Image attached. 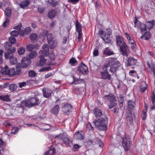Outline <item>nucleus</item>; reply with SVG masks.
Listing matches in <instances>:
<instances>
[{"label": "nucleus", "mask_w": 155, "mask_h": 155, "mask_svg": "<svg viewBox=\"0 0 155 155\" xmlns=\"http://www.w3.org/2000/svg\"><path fill=\"white\" fill-rule=\"evenodd\" d=\"M27 102L29 104L30 107L37 105L40 103L38 99L35 97H32L27 100Z\"/></svg>", "instance_id": "9b49d317"}, {"label": "nucleus", "mask_w": 155, "mask_h": 155, "mask_svg": "<svg viewBox=\"0 0 155 155\" xmlns=\"http://www.w3.org/2000/svg\"><path fill=\"white\" fill-rule=\"evenodd\" d=\"M60 110V107L58 105H56L51 110V113L55 115H57Z\"/></svg>", "instance_id": "cd10ccee"}, {"label": "nucleus", "mask_w": 155, "mask_h": 155, "mask_svg": "<svg viewBox=\"0 0 155 155\" xmlns=\"http://www.w3.org/2000/svg\"><path fill=\"white\" fill-rule=\"evenodd\" d=\"M135 102L133 100H129L127 102V110H132L135 107Z\"/></svg>", "instance_id": "4be33fe9"}, {"label": "nucleus", "mask_w": 155, "mask_h": 155, "mask_svg": "<svg viewBox=\"0 0 155 155\" xmlns=\"http://www.w3.org/2000/svg\"><path fill=\"white\" fill-rule=\"evenodd\" d=\"M56 150L54 148L50 149L45 153V155H54L56 153Z\"/></svg>", "instance_id": "58836bf2"}, {"label": "nucleus", "mask_w": 155, "mask_h": 155, "mask_svg": "<svg viewBox=\"0 0 155 155\" xmlns=\"http://www.w3.org/2000/svg\"><path fill=\"white\" fill-rule=\"evenodd\" d=\"M25 33L26 35H28L31 32V28L30 27H26L24 30Z\"/></svg>", "instance_id": "4d7b16f0"}, {"label": "nucleus", "mask_w": 155, "mask_h": 155, "mask_svg": "<svg viewBox=\"0 0 155 155\" xmlns=\"http://www.w3.org/2000/svg\"><path fill=\"white\" fill-rule=\"evenodd\" d=\"M119 47L120 48V53L124 56H127V51L129 49L128 46L126 43L119 46Z\"/></svg>", "instance_id": "ddd939ff"}, {"label": "nucleus", "mask_w": 155, "mask_h": 155, "mask_svg": "<svg viewBox=\"0 0 155 155\" xmlns=\"http://www.w3.org/2000/svg\"><path fill=\"white\" fill-rule=\"evenodd\" d=\"M117 58H107L105 63L108 62L109 61H111L109 64L110 67L109 71L112 73V75L119 70V68L120 67L121 64L119 61H117Z\"/></svg>", "instance_id": "7ed1b4c3"}, {"label": "nucleus", "mask_w": 155, "mask_h": 155, "mask_svg": "<svg viewBox=\"0 0 155 155\" xmlns=\"http://www.w3.org/2000/svg\"><path fill=\"white\" fill-rule=\"evenodd\" d=\"M18 130L19 129L17 127H13L12 128L11 132L12 134H15L17 132Z\"/></svg>", "instance_id": "13d9d810"}, {"label": "nucleus", "mask_w": 155, "mask_h": 155, "mask_svg": "<svg viewBox=\"0 0 155 155\" xmlns=\"http://www.w3.org/2000/svg\"><path fill=\"white\" fill-rule=\"evenodd\" d=\"M117 140L119 142L122 143V145L126 151L130 150L132 145V141L129 136L126 134L123 137L118 135L116 137Z\"/></svg>", "instance_id": "f257e3e1"}, {"label": "nucleus", "mask_w": 155, "mask_h": 155, "mask_svg": "<svg viewBox=\"0 0 155 155\" xmlns=\"http://www.w3.org/2000/svg\"><path fill=\"white\" fill-rule=\"evenodd\" d=\"M37 53L35 51H31L28 54V57L30 59H32L35 58L36 55Z\"/></svg>", "instance_id": "37998d69"}, {"label": "nucleus", "mask_w": 155, "mask_h": 155, "mask_svg": "<svg viewBox=\"0 0 155 155\" xmlns=\"http://www.w3.org/2000/svg\"><path fill=\"white\" fill-rule=\"evenodd\" d=\"M47 65H56L57 64V63L55 60H52L48 59V60L47 59Z\"/></svg>", "instance_id": "c03bdc74"}, {"label": "nucleus", "mask_w": 155, "mask_h": 155, "mask_svg": "<svg viewBox=\"0 0 155 155\" xmlns=\"http://www.w3.org/2000/svg\"><path fill=\"white\" fill-rule=\"evenodd\" d=\"M38 46V44H35V45L32 44L29 45H27L26 50L28 51H31L34 49V48H37Z\"/></svg>", "instance_id": "72a5a7b5"}, {"label": "nucleus", "mask_w": 155, "mask_h": 155, "mask_svg": "<svg viewBox=\"0 0 155 155\" xmlns=\"http://www.w3.org/2000/svg\"><path fill=\"white\" fill-rule=\"evenodd\" d=\"M51 67H44L40 69L39 71L40 72H42L45 71H47L51 70Z\"/></svg>", "instance_id": "3c124183"}, {"label": "nucleus", "mask_w": 155, "mask_h": 155, "mask_svg": "<svg viewBox=\"0 0 155 155\" xmlns=\"http://www.w3.org/2000/svg\"><path fill=\"white\" fill-rule=\"evenodd\" d=\"M45 10V8L44 7L39 6L38 8V11L41 13H43Z\"/></svg>", "instance_id": "bf43d9fd"}, {"label": "nucleus", "mask_w": 155, "mask_h": 155, "mask_svg": "<svg viewBox=\"0 0 155 155\" xmlns=\"http://www.w3.org/2000/svg\"><path fill=\"white\" fill-rule=\"evenodd\" d=\"M29 4L30 2L28 0H25L21 2L19 5L21 8L23 9H25V8L28 7Z\"/></svg>", "instance_id": "bb28decb"}, {"label": "nucleus", "mask_w": 155, "mask_h": 155, "mask_svg": "<svg viewBox=\"0 0 155 155\" xmlns=\"http://www.w3.org/2000/svg\"><path fill=\"white\" fill-rule=\"evenodd\" d=\"M40 59L39 64L41 66H44L45 65H47V59H45L44 56L43 55H40L39 56Z\"/></svg>", "instance_id": "393cba45"}, {"label": "nucleus", "mask_w": 155, "mask_h": 155, "mask_svg": "<svg viewBox=\"0 0 155 155\" xmlns=\"http://www.w3.org/2000/svg\"><path fill=\"white\" fill-rule=\"evenodd\" d=\"M5 48L7 52L5 53V59H10V58L13 56V54L16 51V48L15 46L12 47V45L9 42L5 43Z\"/></svg>", "instance_id": "423d86ee"}, {"label": "nucleus", "mask_w": 155, "mask_h": 155, "mask_svg": "<svg viewBox=\"0 0 155 155\" xmlns=\"http://www.w3.org/2000/svg\"><path fill=\"white\" fill-rule=\"evenodd\" d=\"M49 59L52 60H55V54L53 53H51L49 55Z\"/></svg>", "instance_id": "e2e57ef3"}, {"label": "nucleus", "mask_w": 155, "mask_h": 155, "mask_svg": "<svg viewBox=\"0 0 155 155\" xmlns=\"http://www.w3.org/2000/svg\"><path fill=\"white\" fill-rule=\"evenodd\" d=\"M74 138L77 140H81L84 138V134L82 130L76 132L74 135Z\"/></svg>", "instance_id": "2eb2a0df"}, {"label": "nucleus", "mask_w": 155, "mask_h": 155, "mask_svg": "<svg viewBox=\"0 0 155 155\" xmlns=\"http://www.w3.org/2000/svg\"><path fill=\"white\" fill-rule=\"evenodd\" d=\"M138 22V18L135 17L134 18V24L135 27L140 28V31L141 32L143 33V32L144 31H146V25L140 22H138L139 24H137V23Z\"/></svg>", "instance_id": "1a4fd4ad"}, {"label": "nucleus", "mask_w": 155, "mask_h": 155, "mask_svg": "<svg viewBox=\"0 0 155 155\" xmlns=\"http://www.w3.org/2000/svg\"><path fill=\"white\" fill-rule=\"evenodd\" d=\"M21 66L23 68H26L30 64L31 62L30 59L26 58H23L21 62Z\"/></svg>", "instance_id": "6ab92c4d"}, {"label": "nucleus", "mask_w": 155, "mask_h": 155, "mask_svg": "<svg viewBox=\"0 0 155 155\" xmlns=\"http://www.w3.org/2000/svg\"><path fill=\"white\" fill-rule=\"evenodd\" d=\"M57 136L62 140L63 142L68 147H71L73 144V140L71 137L68 135L66 133L60 134Z\"/></svg>", "instance_id": "0eeeda50"}, {"label": "nucleus", "mask_w": 155, "mask_h": 155, "mask_svg": "<svg viewBox=\"0 0 155 155\" xmlns=\"http://www.w3.org/2000/svg\"><path fill=\"white\" fill-rule=\"evenodd\" d=\"M9 41L12 45V44H15L16 42V40L15 38L12 36L10 37L8 39Z\"/></svg>", "instance_id": "5fc2aeb1"}, {"label": "nucleus", "mask_w": 155, "mask_h": 155, "mask_svg": "<svg viewBox=\"0 0 155 155\" xmlns=\"http://www.w3.org/2000/svg\"><path fill=\"white\" fill-rule=\"evenodd\" d=\"M87 128L89 130H93L94 129V127L91 125V124L90 123H88L87 125Z\"/></svg>", "instance_id": "69168bd1"}, {"label": "nucleus", "mask_w": 155, "mask_h": 155, "mask_svg": "<svg viewBox=\"0 0 155 155\" xmlns=\"http://www.w3.org/2000/svg\"><path fill=\"white\" fill-rule=\"evenodd\" d=\"M77 63V61L76 59L74 58H71L69 61L68 63L70 64L71 66H75Z\"/></svg>", "instance_id": "79ce46f5"}, {"label": "nucleus", "mask_w": 155, "mask_h": 155, "mask_svg": "<svg viewBox=\"0 0 155 155\" xmlns=\"http://www.w3.org/2000/svg\"><path fill=\"white\" fill-rule=\"evenodd\" d=\"M9 19L10 18H5V20L3 22L2 24L3 26L5 28L8 26L10 22Z\"/></svg>", "instance_id": "a18cd8bd"}, {"label": "nucleus", "mask_w": 155, "mask_h": 155, "mask_svg": "<svg viewBox=\"0 0 155 155\" xmlns=\"http://www.w3.org/2000/svg\"><path fill=\"white\" fill-rule=\"evenodd\" d=\"M73 107L72 105L68 103H66L62 107V110L65 113L69 112L72 110Z\"/></svg>", "instance_id": "f3484780"}, {"label": "nucleus", "mask_w": 155, "mask_h": 155, "mask_svg": "<svg viewBox=\"0 0 155 155\" xmlns=\"http://www.w3.org/2000/svg\"><path fill=\"white\" fill-rule=\"evenodd\" d=\"M21 105L22 109V110H23L25 109L26 107H30L29 104H28V103L27 102V100L25 101H22L21 102Z\"/></svg>", "instance_id": "ea45409f"}, {"label": "nucleus", "mask_w": 155, "mask_h": 155, "mask_svg": "<svg viewBox=\"0 0 155 155\" xmlns=\"http://www.w3.org/2000/svg\"><path fill=\"white\" fill-rule=\"evenodd\" d=\"M10 61L11 64L12 65H14L16 64L17 62V58L14 57L13 56L12 57L10 58Z\"/></svg>", "instance_id": "de8ad7c7"}, {"label": "nucleus", "mask_w": 155, "mask_h": 155, "mask_svg": "<svg viewBox=\"0 0 155 155\" xmlns=\"http://www.w3.org/2000/svg\"><path fill=\"white\" fill-rule=\"evenodd\" d=\"M73 81L71 83V84H80L84 83V79H80L79 78H75L74 76H72Z\"/></svg>", "instance_id": "412c9836"}, {"label": "nucleus", "mask_w": 155, "mask_h": 155, "mask_svg": "<svg viewBox=\"0 0 155 155\" xmlns=\"http://www.w3.org/2000/svg\"><path fill=\"white\" fill-rule=\"evenodd\" d=\"M0 100L2 101L6 102L11 101L10 96L8 95H0Z\"/></svg>", "instance_id": "473e14b6"}, {"label": "nucleus", "mask_w": 155, "mask_h": 155, "mask_svg": "<svg viewBox=\"0 0 155 155\" xmlns=\"http://www.w3.org/2000/svg\"><path fill=\"white\" fill-rule=\"evenodd\" d=\"M111 61H109L108 62L105 63L101 68L99 69L101 79L106 80H110L112 78L111 75L109 73L107 68L109 67V64Z\"/></svg>", "instance_id": "f03ea898"}, {"label": "nucleus", "mask_w": 155, "mask_h": 155, "mask_svg": "<svg viewBox=\"0 0 155 155\" xmlns=\"http://www.w3.org/2000/svg\"><path fill=\"white\" fill-rule=\"evenodd\" d=\"M154 24V22L153 21H148L147 22V26L148 28L150 29L153 27Z\"/></svg>", "instance_id": "603ef678"}, {"label": "nucleus", "mask_w": 155, "mask_h": 155, "mask_svg": "<svg viewBox=\"0 0 155 155\" xmlns=\"http://www.w3.org/2000/svg\"><path fill=\"white\" fill-rule=\"evenodd\" d=\"M9 90H10L11 91H12L16 90L17 86L16 85L14 84H12L9 85Z\"/></svg>", "instance_id": "49530a36"}, {"label": "nucleus", "mask_w": 155, "mask_h": 155, "mask_svg": "<svg viewBox=\"0 0 155 155\" xmlns=\"http://www.w3.org/2000/svg\"><path fill=\"white\" fill-rule=\"evenodd\" d=\"M146 110H143L141 114V117L142 119L143 120H145L147 117Z\"/></svg>", "instance_id": "864d4df0"}, {"label": "nucleus", "mask_w": 155, "mask_h": 155, "mask_svg": "<svg viewBox=\"0 0 155 155\" xmlns=\"http://www.w3.org/2000/svg\"><path fill=\"white\" fill-rule=\"evenodd\" d=\"M98 49L95 48L94 49L93 52V54L94 56H97L98 55Z\"/></svg>", "instance_id": "774afa93"}, {"label": "nucleus", "mask_w": 155, "mask_h": 155, "mask_svg": "<svg viewBox=\"0 0 155 155\" xmlns=\"http://www.w3.org/2000/svg\"><path fill=\"white\" fill-rule=\"evenodd\" d=\"M21 71L19 68H16V71L15 68H10L8 71V75L9 77H12L18 74Z\"/></svg>", "instance_id": "4468645a"}, {"label": "nucleus", "mask_w": 155, "mask_h": 155, "mask_svg": "<svg viewBox=\"0 0 155 155\" xmlns=\"http://www.w3.org/2000/svg\"><path fill=\"white\" fill-rule=\"evenodd\" d=\"M48 43L49 45L50 49H53L55 48L57 46L58 42L56 40H54L53 34L50 33L47 35Z\"/></svg>", "instance_id": "6e6552de"}, {"label": "nucleus", "mask_w": 155, "mask_h": 155, "mask_svg": "<svg viewBox=\"0 0 155 155\" xmlns=\"http://www.w3.org/2000/svg\"><path fill=\"white\" fill-rule=\"evenodd\" d=\"M28 76L30 77H34L36 75V74L33 70H30L28 72Z\"/></svg>", "instance_id": "8fccbe9b"}, {"label": "nucleus", "mask_w": 155, "mask_h": 155, "mask_svg": "<svg viewBox=\"0 0 155 155\" xmlns=\"http://www.w3.org/2000/svg\"><path fill=\"white\" fill-rule=\"evenodd\" d=\"M75 26L76 31H82V26L78 20H76L75 21Z\"/></svg>", "instance_id": "4c0bfd02"}, {"label": "nucleus", "mask_w": 155, "mask_h": 155, "mask_svg": "<svg viewBox=\"0 0 155 155\" xmlns=\"http://www.w3.org/2000/svg\"><path fill=\"white\" fill-rule=\"evenodd\" d=\"M127 117L129 118L130 120H132V110H128L127 112Z\"/></svg>", "instance_id": "680f3d73"}, {"label": "nucleus", "mask_w": 155, "mask_h": 155, "mask_svg": "<svg viewBox=\"0 0 155 155\" xmlns=\"http://www.w3.org/2000/svg\"><path fill=\"white\" fill-rule=\"evenodd\" d=\"M25 48L21 47L18 50V52L19 55L23 54L25 52Z\"/></svg>", "instance_id": "09e8293b"}, {"label": "nucleus", "mask_w": 155, "mask_h": 155, "mask_svg": "<svg viewBox=\"0 0 155 155\" xmlns=\"http://www.w3.org/2000/svg\"><path fill=\"white\" fill-rule=\"evenodd\" d=\"M4 12L5 18H10L11 16V14L12 13V11L11 8L9 7H8V8H7L4 11Z\"/></svg>", "instance_id": "7c9ffc66"}, {"label": "nucleus", "mask_w": 155, "mask_h": 155, "mask_svg": "<svg viewBox=\"0 0 155 155\" xmlns=\"http://www.w3.org/2000/svg\"><path fill=\"white\" fill-rule=\"evenodd\" d=\"M43 49L45 52V56H47L49 55V49L48 48V46L47 44H44L42 46Z\"/></svg>", "instance_id": "c9c22d12"}, {"label": "nucleus", "mask_w": 155, "mask_h": 155, "mask_svg": "<svg viewBox=\"0 0 155 155\" xmlns=\"http://www.w3.org/2000/svg\"><path fill=\"white\" fill-rule=\"evenodd\" d=\"M93 112L95 116L97 117L101 116L103 114L101 110L97 107L94 109Z\"/></svg>", "instance_id": "b1692460"}, {"label": "nucleus", "mask_w": 155, "mask_h": 155, "mask_svg": "<svg viewBox=\"0 0 155 155\" xmlns=\"http://www.w3.org/2000/svg\"><path fill=\"white\" fill-rule=\"evenodd\" d=\"M151 100L152 104L150 105V109L152 110L155 109V94L154 92H153L151 97Z\"/></svg>", "instance_id": "a878e982"}, {"label": "nucleus", "mask_w": 155, "mask_h": 155, "mask_svg": "<svg viewBox=\"0 0 155 155\" xmlns=\"http://www.w3.org/2000/svg\"><path fill=\"white\" fill-rule=\"evenodd\" d=\"M129 74L130 75L133 77H136L137 75L136 71L134 70H131L129 72Z\"/></svg>", "instance_id": "6e6d98bb"}, {"label": "nucleus", "mask_w": 155, "mask_h": 155, "mask_svg": "<svg viewBox=\"0 0 155 155\" xmlns=\"http://www.w3.org/2000/svg\"><path fill=\"white\" fill-rule=\"evenodd\" d=\"M136 59L133 57H129L126 59L125 65L127 66H129L135 64L136 62Z\"/></svg>", "instance_id": "a211bd4d"}, {"label": "nucleus", "mask_w": 155, "mask_h": 155, "mask_svg": "<svg viewBox=\"0 0 155 155\" xmlns=\"http://www.w3.org/2000/svg\"><path fill=\"white\" fill-rule=\"evenodd\" d=\"M78 70L84 75L87 74L89 72L87 66L82 62H81L80 66L78 68Z\"/></svg>", "instance_id": "9d476101"}, {"label": "nucleus", "mask_w": 155, "mask_h": 155, "mask_svg": "<svg viewBox=\"0 0 155 155\" xmlns=\"http://www.w3.org/2000/svg\"><path fill=\"white\" fill-rule=\"evenodd\" d=\"M52 91L51 90L48 88H45L43 90V94L44 97L48 98L51 97Z\"/></svg>", "instance_id": "aec40b11"}, {"label": "nucleus", "mask_w": 155, "mask_h": 155, "mask_svg": "<svg viewBox=\"0 0 155 155\" xmlns=\"http://www.w3.org/2000/svg\"><path fill=\"white\" fill-rule=\"evenodd\" d=\"M106 32L102 30L98 31V34L100 37L107 43H110L111 42L110 35L112 34V30L110 28L105 29Z\"/></svg>", "instance_id": "39448f33"}, {"label": "nucleus", "mask_w": 155, "mask_h": 155, "mask_svg": "<svg viewBox=\"0 0 155 155\" xmlns=\"http://www.w3.org/2000/svg\"><path fill=\"white\" fill-rule=\"evenodd\" d=\"M11 35L14 37H17L18 35V32L16 30H14L10 33Z\"/></svg>", "instance_id": "052dcab7"}, {"label": "nucleus", "mask_w": 155, "mask_h": 155, "mask_svg": "<svg viewBox=\"0 0 155 155\" xmlns=\"http://www.w3.org/2000/svg\"><path fill=\"white\" fill-rule=\"evenodd\" d=\"M119 103H123L124 101V97L122 94H120L118 97Z\"/></svg>", "instance_id": "0e129e2a"}, {"label": "nucleus", "mask_w": 155, "mask_h": 155, "mask_svg": "<svg viewBox=\"0 0 155 155\" xmlns=\"http://www.w3.org/2000/svg\"><path fill=\"white\" fill-rule=\"evenodd\" d=\"M57 13V11L55 9H52L49 11L48 13V17L50 19L54 17Z\"/></svg>", "instance_id": "c756f323"}, {"label": "nucleus", "mask_w": 155, "mask_h": 155, "mask_svg": "<svg viewBox=\"0 0 155 155\" xmlns=\"http://www.w3.org/2000/svg\"><path fill=\"white\" fill-rule=\"evenodd\" d=\"M9 70L8 67L7 65H6L4 68L2 69L1 72V73L3 75H8Z\"/></svg>", "instance_id": "e433bc0d"}, {"label": "nucleus", "mask_w": 155, "mask_h": 155, "mask_svg": "<svg viewBox=\"0 0 155 155\" xmlns=\"http://www.w3.org/2000/svg\"><path fill=\"white\" fill-rule=\"evenodd\" d=\"M116 39L117 45L119 47L126 43L124 40V38L122 36H116Z\"/></svg>", "instance_id": "dca6fc26"}, {"label": "nucleus", "mask_w": 155, "mask_h": 155, "mask_svg": "<svg viewBox=\"0 0 155 155\" xmlns=\"http://www.w3.org/2000/svg\"><path fill=\"white\" fill-rule=\"evenodd\" d=\"M38 35L35 33H32L29 36V38L32 42H34L37 39Z\"/></svg>", "instance_id": "f704fd0d"}, {"label": "nucleus", "mask_w": 155, "mask_h": 155, "mask_svg": "<svg viewBox=\"0 0 155 155\" xmlns=\"http://www.w3.org/2000/svg\"><path fill=\"white\" fill-rule=\"evenodd\" d=\"M104 96L108 97L110 100V104L109 106L110 109L112 108L117 105V101L114 95L110 96L109 95H105Z\"/></svg>", "instance_id": "f8f14e48"}, {"label": "nucleus", "mask_w": 155, "mask_h": 155, "mask_svg": "<svg viewBox=\"0 0 155 155\" xmlns=\"http://www.w3.org/2000/svg\"><path fill=\"white\" fill-rule=\"evenodd\" d=\"M114 54L113 51H111L109 47H106L103 50V54L104 55L110 56Z\"/></svg>", "instance_id": "5701e85b"}, {"label": "nucleus", "mask_w": 155, "mask_h": 155, "mask_svg": "<svg viewBox=\"0 0 155 155\" xmlns=\"http://www.w3.org/2000/svg\"><path fill=\"white\" fill-rule=\"evenodd\" d=\"M147 84L145 81H142L140 86V91L142 92H144L147 89Z\"/></svg>", "instance_id": "c85d7f7f"}, {"label": "nucleus", "mask_w": 155, "mask_h": 155, "mask_svg": "<svg viewBox=\"0 0 155 155\" xmlns=\"http://www.w3.org/2000/svg\"><path fill=\"white\" fill-rule=\"evenodd\" d=\"M80 147V146L78 144H74L73 145V150L74 151H78L79 148Z\"/></svg>", "instance_id": "338daca9"}, {"label": "nucleus", "mask_w": 155, "mask_h": 155, "mask_svg": "<svg viewBox=\"0 0 155 155\" xmlns=\"http://www.w3.org/2000/svg\"><path fill=\"white\" fill-rule=\"evenodd\" d=\"M95 127L97 130H105L107 129L108 123L107 120L103 118H100L95 120L94 122Z\"/></svg>", "instance_id": "20e7f679"}, {"label": "nucleus", "mask_w": 155, "mask_h": 155, "mask_svg": "<svg viewBox=\"0 0 155 155\" xmlns=\"http://www.w3.org/2000/svg\"><path fill=\"white\" fill-rule=\"evenodd\" d=\"M151 34L149 31H146L142 35L141 38L144 40H148L150 37Z\"/></svg>", "instance_id": "2f4dec72"}, {"label": "nucleus", "mask_w": 155, "mask_h": 155, "mask_svg": "<svg viewBox=\"0 0 155 155\" xmlns=\"http://www.w3.org/2000/svg\"><path fill=\"white\" fill-rule=\"evenodd\" d=\"M49 4L52 7H54L58 4V2L55 0H48Z\"/></svg>", "instance_id": "a19ab883"}]
</instances>
